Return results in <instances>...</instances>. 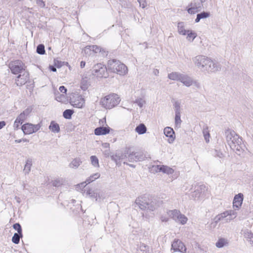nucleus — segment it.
I'll use <instances>...</instances> for the list:
<instances>
[{
    "label": "nucleus",
    "instance_id": "obj_1",
    "mask_svg": "<svg viewBox=\"0 0 253 253\" xmlns=\"http://www.w3.org/2000/svg\"><path fill=\"white\" fill-rule=\"evenodd\" d=\"M225 134L227 143L230 148L238 155H241L244 151L245 147L242 137L235 131L231 129L226 130Z\"/></svg>",
    "mask_w": 253,
    "mask_h": 253
},
{
    "label": "nucleus",
    "instance_id": "obj_2",
    "mask_svg": "<svg viewBox=\"0 0 253 253\" xmlns=\"http://www.w3.org/2000/svg\"><path fill=\"white\" fill-rule=\"evenodd\" d=\"M135 203L140 209L143 211H153L159 207L155 200L149 199L148 196L145 195L137 198Z\"/></svg>",
    "mask_w": 253,
    "mask_h": 253
},
{
    "label": "nucleus",
    "instance_id": "obj_3",
    "mask_svg": "<svg viewBox=\"0 0 253 253\" xmlns=\"http://www.w3.org/2000/svg\"><path fill=\"white\" fill-rule=\"evenodd\" d=\"M108 70L120 75H125L127 73V67L116 59L109 60L108 61Z\"/></svg>",
    "mask_w": 253,
    "mask_h": 253
},
{
    "label": "nucleus",
    "instance_id": "obj_4",
    "mask_svg": "<svg viewBox=\"0 0 253 253\" xmlns=\"http://www.w3.org/2000/svg\"><path fill=\"white\" fill-rule=\"evenodd\" d=\"M121 99L117 94H111L106 96L100 100V104L102 107L110 109L117 106L120 103Z\"/></svg>",
    "mask_w": 253,
    "mask_h": 253
},
{
    "label": "nucleus",
    "instance_id": "obj_5",
    "mask_svg": "<svg viewBox=\"0 0 253 253\" xmlns=\"http://www.w3.org/2000/svg\"><path fill=\"white\" fill-rule=\"evenodd\" d=\"M191 189L194 191L190 194V198L194 200H198L204 198L208 191V188L204 184L192 185Z\"/></svg>",
    "mask_w": 253,
    "mask_h": 253
},
{
    "label": "nucleus",
    "instance_id": "obj_6",
    "mask_svg": "<svg viewBox=\"0 0 253 253\" xmlns=\"http://www.w3.org/2000/svg\"><path fill=\"white\" fill-rule=\"evenodd\" d=\"M11 73L14 75L21 74L26 71L25 64L20 60H15L11 61L8 65Z\"/></svg>",
    "mask_w": 253,
    "mask_h": 253
},
{
    "label": "nucleus",
    "instance_id": "obj_7",
    "mask_svg": "<svg viewBox=\"0 0 253 253\" xmlns=\"http://www.w3.org/2000/svg\"><path fill=\"white\" fill-rule=\"evenodd\" d=\"M237 210H229L227 211L220 214L216 216L214 219V221L212 222L211 224V227L214 228L217 225V223L221 219L227 217L229 216V218H227V220H232L234 219L237 215V212L236 211Z\"/></svg>",
    "mask_w": 253,
    "mask_h": 253
},
{
    "label": "nucleus",
    "instance_id": "obj_8",
    "mask_svg": "<svg viewBox=\"0 0 253 253\" xmlns=\"http://www.w3.org/2000/svg\"><path fill=\"white\" fill-rule=\"evenodd\" d=\"M108 67L101 63H98L95 65L92 70V74L93 76L97 78H107L108 76Z\"/></svg>",
    "mask_w": 253,
    "mask_h": 253
},
{
    "label": "nucleus",
    "instance_id": "obj_9",
    "mask_svg": "<svg viewBox=\"0 0 253 253\" xmlns=\"http://www.w3.org/2000/svg\"><path fill=\"white\" fill-rule=\"evenodd\" d=\"M169 216L173 219L176 222L184 225L187 221V218L182 214L179 210H170L168 212Z\"/></svg>",
    "mask_w": 253,
    "mask_h": 253
},
{
    "label": "nucleus",
    "instance_id": "obj_10",
    "mask_svg": "<svg viewBox=\"0 0 253 253\" xmlns=\"http://www.w3.org/2000/svg\"><path fill=\"white\" fill-rule=\"evenodd\" d=\"M209 59V57L204 55H198L193 58V61L199 69L203 71H205Z\"/></svg>",
    "mask_w": 253,
    "mask_h": 253
},
{
    "label": "nucleus",
    "instance_id": "obj_11",
    "mask_svg": "<svg viewBox=\"0 0 253 253\" xmlns=\"http://www.w3.org/2000/svg\"><path fill=\"white\" fill-rule=\"evenodd\" d=\"M208 61L205 71L208 73H215L220 71L221 66L218 62L212 60L210 58Z\"/></svg>",
    "mask_w": 253,
    "mask_h": 253
},
{
    "label": "nucleus",
    "instance_id": "obj_12",
    "mask_svg": "<svg viewBox=\"0 0 253 253\" xmlns=\"http://www.w3.org/2000/svg\"><path fill=\"white\" fill-rule=\"evenodd\" d=\"M151 170L156 172H162L167 174H171L174 172V170L172 168L164 165L153 166Z\"/></svg>",
    "mask_w": 253,
    "mask_h": 253
},
{
    "label": "nucleus",
    "instance_id": "obj_13",
    "mask_svg": "<svg viewBox=\"0 0 253 253\" xmlns=\"http://www.w3.org/2000/svg\"><path fill=\"white\" fill-rule=\"evenodd\" d=\"M171 249L174 252H180L184 253L186 252V248L183 243L178 239H175L171 244Z\"/></svg>",
    "mask_w": 253,
    "mask_h": 253
},
{
    "label": "nucleus",
    "instance_id": "obj_14",
    "mask_svg": "<svg viewBox=\"0 0 253 253\" xmlns=\"http://www.w3.org/2000/svg\"><path fill=\"white\" fill-rule=\"evenodd\" d=\"M244 199V195L242 193H239L236 195L234 198L233 207L234 210H239L242 206Z\"/></svg>",
    "mask_w": 253,
    "mask_h": 253
},
{
    "label": "nucleus",
    "instance_id": "obj_15",
    "mask_svg": "<svg viewBox=\"0 0 253 253\" xmlns=\"http://www.w3.org/2000/svg\"><path fill=\"white\" fill-rule=\"evenodd\" d=\"M164 133L167 137H169L168 140L169 143H173L175 138V133L173 129L170 127L167 126L164 128Z\"/></svg>",
    "mask_w": 253,
    "mask_h": 253
},
{
    "label": "nucleus",
    "instance_id": "obj_16",
    "mask_svg": "<svg viewBox=\"0 0 253 253\" xmlns=\"http://www.w3.org/2000/svg\"><path fill=\"white\" fill-rule=\"evenodd\" d=\"M84 99L81 95L77 96L75 99L71 100V104L76 108H82L84 105Z\"/></svg>",
    "mask_w": 253,
    "mask_h": 253
},
{
    "label": "nucleus",
    "instance_id": "obj_17",
    "mask_svg": "<svg viewBox=\"0 0 253 253\" xmlns=\"http://www.w3.org/2000/svg\"><path fill=\"white\" fill-rule=\"evenodd\" d=\"M29 74L27 71H24L23 75L19 74L16 80V83L18 86H22L25 84L29 79Z\"/></svg>",
    "mask_w": 253,
    "mask_h": 253
},
{
    "label": "nucleus",
    "instance_id": "obj_18",
    "mask_svg": "<svg viewBox=\"0 0 253 253\" xmlns=\"http://www.w3.org/2000/svg\"><path fill=\"white\" fill-rule=\"evenodd\" d=\"M31 111L32 109L30 108H28L25 109L17 117V122L21 123V124H22L24 121L26 120Z\"/></svg>",
    "mask_w": 253,
    "mask_h": 253
},
{
    "label": "nucleus",
    "instance_id": "obj_19",
    "mask_svg": "<svg viewBox=\"0 0 253 253\" xmlns=\"http://www.w3.org/2000/svg\"><path fill=\"white\" fill-rule=\"evenodd\" d=\"M179 81L187 87L193 85L192 78L185 74H182Z\"/></svg>",
    "mask_w": 253,
    "mask_h": 253
},
{
    "label": "nucleus",
    "instance_id": "obj_20",
    "mask_svg": "<svg viewBox=\"0 0 253 253\" xmlns=\"http://www.w3.org/2000/svg\"><path fill=\"white\" fill-rule=\"evenodd\" d=\"M110 128L109 126H99L94 129L96 135H105L110 132Z\"/></svg>",
    "mask_w": 253,
    "mask_h": 253
},
{
    "label": "nucleus",
    "instance_id": "obj_21",
    "mask_svg": "<svg viewBox=\"0 0 253 253\" xmlns=\"http://www.w3.org/2000/svg\"><path fill=\"white\" fill-rule=\"evenodd\" d=\"M100 176V174L99 173L97 172L94 173L87 178L84 182L81 183L79 185V186L84 187L85 186V185L84 184L85 183H86V184H89L98 179Z\"/></svg>",
    "mask_w": 253,
    "mask_h": 253
},
{
    "label": "nucleus",
    "instance_id": "obj_22",
    "mask_svg": "<svg viewBox=\"0 0 253 253\" xmlns=\"http://www.w3.org/2000/svg\"><path fill=\"white\" fill-rule=\"evenodd\" d=\"M21 129L25 134H30L34 133V131L33 128V124L30 123H27L23 125Z\"/></svg>",
    "mask_w": 253,
    "mask_h": 253
},
{
    "label": "nucleus",
    "instance_id": "obj_23",
    "mask_svg": "<svg viewBox=\"0 0 253 253\" xmlns=\"http://www.w3.org/2000/svg\"><path fill=\"white\" fill-rule=\"evenodd\" d=\"M49 129L54 133H58L60 130L59 125L53 121L51 122Z\"/></svg>",
    "mask_w": 253,
    "mask_h": 253
},
{
    "label": "nucleus",
    "instance_id": "obj_24",
    "mask_svg": "<svg viewBox=\"0 0 253 253\" xmlns=\"http://www.w3.org/2000/svg\"><path fill=\"white\" fill-rule=\"evenodd\" d=\"M82 163L80 158H76L73 160V161L70 163L69 167L72 169H77Z\"/></svg>",
    "mask_w": 253,
    "mask_h": 253
},
{
    "label": "nucleus",
    "instance_id": "obj_25",
    "mask_svg": "<svg viewBox=\"0 0 253 253\" xmlns=\"http://www.w3.org/2000/svg\"><path fill=\"white\" fill-rule=\"evenodd\" d=\"M137 253H149V247L141 243L137 250Z\"/></svg>",
    "mask_w": 253,
    "mask_h": 253
},
{
    "label": "nucleus",
    "instance_id": "obj_26",
    "mask_svg": "<svg viewBox=\"0 0 253 253\" xmlns=\"http://www.w3.org/2000/svg\"><path fill=\"white\" fill-rule=\"evenodd\" d=\"M135 130L139 134H143L146 132L147 127L144 124H140L135 127Z\"/></svg>",
    "mask_w": 253,
    "mask_h": 253
},
{
    "label": "nucleus",
    "instance_id": "obj_27",
    "mask_svg": "<svg viewBox=\"0 0 253 253\" xmlns=\"http://www.w3.org/2000/svg\"><path fill=\"white\" fill-rule=\"evenodd\" d=\"M90 50L93 51L95 53H101L103 56H107V52H106L105 51H103V50H101V48L100 47L97 46V45H92L90 46Z\"/></svg>",
    "mask_w": 253,
    "mask_h": 253
},
{
    "label": "nucleus",
    "instance_id": "obj_28",
    "mask_svg": "<svg viewBox=\"0 0 253 253\" xmlns=\"http://www.w3.org/2000/svg\"><path fill=\"white\" fill-rule=\"evenodd\" d=\"M210 13L209 12L203 11L197 15L195 22L198 23L201 19L208 18L210 16Z\"/></svg>",
    "mask_w": 253,
    "mask_h": 253
},
{
    "label": "nucleus",
    "instance_id": "obj_29",
    "mask_svg": "<svg viewBox=\"0 0 253 253\" xmlns=\"http://www.w3.org/2000/svg\"><path fill=\"white\" fill-rule=\"evenodd\" d=\"M182 74L178 72H172L168 75V78L173 81H179Z\"/></svg>",
    "mask_w": 253,
    "mask_h": 253
},
{
    "label": "nucleus",
    "instance_id": "obj_30",
    "mask_svg": "<svg viewBox=\"0 0 253 253\" xmlns=\"http://www.w3.org/2000/svg\"><path fill=\"white\" fill-rule=\"evenodd\" d=\"M177 29L178 32L179 34L182 35H186V33H187L188 30L185 29L183 22H181L178 23Z\"/></svg>",
    "mask_w": 253,
    "mask_h": 253
},
{
    "label": "nucleus",
    "instance_id": "obj_31",
    "mask_svg": "<svg viewBox=\"0 0 253 253\" xmlns=\"http://www.w3.org/2000/svg\"><path fill=\"white\" fill-rule=\"evenodd\" d=\"M32 166V160L31 159H27L24 169V171L26 174H28L31 171V168Z\"/></svg>",
    "mask_w": 253,
    "mask_h": 253
},
{
    "label": "nucleus",
    "instance_id": "obj_32",
    "mask_svg": "<svg viewBox=\"0 0 253 253\" xmlns=\"http://www.w3.org/2000/svg\"><path fill=\"white\" fill-rule=\"evenodd\" d=\"M64 182V180L62 178H56L54 180H52L51 182L52 185L53 186L56 187H58L61 186L63 184Z\"/></svg>",
    "mask_w": 253,
    "mask_h": 253
},
{
    "label": "nucleus",
    "instance_id": "obj_33",
    "mask_svg": "<svg viewBox=\"0 0 253 253\" xmlns=\"http://www.w3.org/2000/svg\"><path fill=\"white\" fill-rule=\"evenodd\" d=\"M135 162L137 161H142L145 160L146 157L145 155L143 154V152H135Z\"/></svg>",
    "mask_w": 253,
    "mask_h": 253
},
{
    "label": "nucleus",
    "instance_id": "obj_34",
    "mask_svg": "<svg viewBox=\"0 0 253 253\" xmlns=\"http://www.w3.org/2000/svg\"><path fill=\"white\" fill-rule=\"evenodd\" d=\"M86 191V195H89L90 197L92 198H94L96 200H97L98 194L94 190L89 189H84V191Z\"/></svg>",
    "mask_w": 253,
    "mask_h": 253
},
{
    "label": "nucleus",
    "instance_id": "obj_35",
    "mask_svg": "<svg viewBox=\"0 0 253 253\" xmlns=\"http://www.w3.org/2000/svg\"><path fill=\"white\" fill-rule=\"evenodd\" d=\"M91 165L95 168H99V160L96 156H91L90 158Z\"/></svg>",
    "mask_w": 253,
    "mask_h": 253
},
{
    "label": "nucleus",
    "instance_id": "obj_36",
    "mask_svg": "<svg viewBox=\"0 0 253 253\" xmlns=\"http://www.w3.org/2000/svg\"><path fill=\"white\" fill-rule=\"evenodd\" d=\"M22 237V234H20L19 233H15L12 238V242L15 244H18L20 242V239Z\"/></svg>",
    "mask_w": 253,
    "mask_h": 253
},
{
    "label": "nucleus",
    "instance_id": "obj_37",
    "mask_svg": "<svg viewBox=\"0 0 253 253\" xmlns=\"http://www.w3.org/2000/svg\"><path fill=\"white\" fill-rule=\"evenodd\" d=\"M73 113V110L71 109H66L63 112V116L66 119H70Z\"/></svg>",
    "mask_w": 253,
    "mask_h": 253
},
{
    "label": "nucleus",
    "instance_id": "obj_38",
    "mask_svg": "<svg viewBox=\"0 0 253 253\" xmlns=\"http://www.w3.org/2000/svg\"><path fill=\"white\" fill-rule=\"evenodd\" d=\"M227 240L224 238L219 239L216 243L215 245L217 248H220L223 247L225 245L227 244Z\"/></svg>",
    "mask_w": 253,
    "mask_h": 253
},
{
    "label": "nucleus",
    "instance_id": "obj_39",
    "mask_svg": "<svg viewBox=\"0 0 253 253\" xmlns=\"http://www.w3.org/2000/svg\"><path fill=\"white\" fill-rule=\"evenodd\" d=\"M186 35H187V39L188 40L192 39V41H193L197 37V34L195 32L189 30H188L187 33H186Z\"/></svg>",
    "mask_w": 253,
    "mask_h": 253
},
{
    "label": "nucleus",
    "instance_id": "obj_40",
    "mask_svg": "<svg viewBox=\"0 0 253 253\" xmlns=\"http://www.w3.org/2000/svg\"><path fill=\"white\" fill-rule=\"evenodd\" d=\"M244 236L253 246V234L250 232L247 231L244 233Z\"/></svg>",
    "mask_w": 253,
    "mask_h": 253
},
{
    "label": "nucleus",
    "instance_id": "obj_41",
    "mask_svg": "<svg viewBox=\"0 0 253 253\" xmlns=\"http://www.w3.org/2000/svg\"><path fill=\"white\" fill-rule=\"evenodd\" d=\"M37 52L41 55H43L45 54L44 45L42 44H39L37 47L36 49Z\"/></svg>",
    "mask_w": 253,
    "mask_h": 253
},
{
    "label": "nucleus",
    "instance_id": "obj_42",
    "mask_svg": "<svg viewBox=\"0 0 253 253\" xmlns=\"http://www.w3.org/2000/svg\"><path fill=\"white\" fill-rule=\"evenodd\" d=\"M203 133L205 137V139L207 142H209L210 133L208 130V127L207 126L204 127L203 130Z\"/></svg>",
    "mask_w": 253,
    "mask_h": 253
},
{
    "label": "nucleus",
    "instance_id": "obj_43",
    "mask_svg": "<svg viewBox=\"0 0 253 253\" xmlns=\"http://www.w3.org/2000/svg\"><path fill=\"white\" fill-rule=\"evenodd\" d=\"M129 150V148L126 147L124 150V153L120 152V158L121 160H125L127 158V154H128V151Z\"/></svg>",
    "mask_w": 253,
    "mask_h": 253
},
{
    "label": "nucleus",
    "instance_id": "obj_44",
    "mask_svg": "<svg viewBox=\"0 0 253 253\" xmlns=\"http://www.w3.org/2000/svg\"><path fill=\"white\" fill-rule=\"evenodd\" d=\"M127 160L130 162H133L135 161L134 152H130L128 151V154H127Z\"/></svg>",
    "mask_w": 253,
    "mask_h": 253
},
{
    "label": "nucleus",
    "instance_id": "obj_45",
    "mask_svg": "<svg viewBox=\"0 0 253 253\" xmlns=\"http://www.w3.org/2000/svg\"><path fill=\"white\" fill-rule=\"evenodd\" d=\"M13 228L17 231L18 233L20 234H22V227L19 223H16L13 225Z\"/></svg>",
    "mask_w": 253,
    "mask_h": 253
},
{
    "label": "nucleus",
    "instance_id": "obj_46",
    "mask_svg": "<svg viewBox=\"0 0 253 253\" xmlns=\"http://www.w3.org/2000/svg\"><path fill=\"white\" fill-rule=\"evenodd\" d=\"M111 159L116 162L117 164V162L121 160L120 158V152H118L115 155L111 156Z\"/></svg>",
    "mask_w": 253,
    "mask_h": 253
},
{
    "label": "nucleus",
    "instance_id": "obj_47",
    "mask_svg": "<svg viewBox=\"0 0 253 253\" xmlns=\"http://www.w3.org/2000/svg\"><path fill=\"white\" fill-rule=\"evenodd\" d=\"M65 98L64 94H60L59 93L55 94V99L58 102H63Z\"/></svg>",
    "mask_w": 253,
    "mask_h": 253
},
{
    "label": "nucleus",
    "instance_id": "obj_48",
    "mask_svg": "<svg viewBox=\"0 0 253 253\" xmlns=\"http://www.w3.org/2000/svg\"><path fill=\"white\" fill-rule=\"evenodd\" d=\"M134 102L136 103L140 107H142L145 103V101L142 98H138Z\"/></svg>",
    "mask_w": 253,
    "mask_h": 253
},
{
    "label": "nucleus",
    "instance_id": "obj_49",
    "mask_svg": "<svg viewBox=\"0 0 253 253\" xmlns=\"http://www.w3.org/2000/svg\"><path fill=\"white\" fill-rule=\"evenodd\" d=\"M181 119H180V112H176L175 113V123L176 125H177L178 124L181 123Z\"/></svg>",
    "mask_w": 253,
    "mask_h": 253
},
{
    "label": "nucleus",
    "instance_id": "obj_50",
    "mask_svg": "<svg viewBox=\"0 0 253 253\" xmlns=\"http://www.w3.org/2000/svg\"><path fill=\"white\" fill-rule=\"evenodd\" d=\"M212 155L215 157H219L220 158L223 157V154L220 151H218L217 150H214L213 152Z\"/></svg>",
    "mask_w": 253,
    "mask_h": 253
},
{
    "label": "nucleus",
    "instance_id": "obj_51",
    "mask_svg": "<svg viewBox=\"0 0 253 253\" xmlns=\"http://www.w3.org/2000/svg\"><path fill=\"white\" fill-rule=\"evenodd\" d=\"M174 108L175 110V112H180V103L178 101H176L174 104Z\"/></svg>",
    "mask_w": 253,
    "mask_h": 253
},
{
    "label": "nucleus",
    "instance_id": "obj_52",
    "mask_svg": "<svg viewBox=\"0 0 253 253\" xmlns=\"http://www.w3.org/2000/svg\"><path fill=\"white\" fill-rule=\"evenodd\" d=\"M36 3L41 7L43 8L45 7V2L42 0H37Z\"/></svg>",
    "mask_w": 253,
    "mask_h": 253
},
{
    "label": "nucleus",
    "instance_id": "obj_53",
    "mask_svg": "<svg viewBox=\"0 0 253 253\" xmlns=\"http://www.w3.org/2000/svg\"><path fill=\"white\" fill-rule=\"evenodd\" d=\"M41 127V125L40 124H38L37 125H33V128L34 131V132H37L38 130L40 129Z\"/></svg>",
    "mask_w": 253,
    "mask_h": 253
},
{
    "label": "nucleus",
    "instance_id": "obj_54",
    "mask_svg": "<svg viewBox=\"0 0 253 253\" xmlns=\"http://www.w3.org/2000/svg\"><path fill=\"white\" fill-rule=\"evenodd\" d=\"M140 4V6H141L142 8H144L146 6V2L145 0H137Z\"/></svg>",
    "mask_w": 253,
    "mask_h": 253
},
{
    "label": "nucleus",
    "instance_id": "obj_55",
    "mask_svg": "<svg viewBox=\"0 0 253 253\" xmlns=\"http://www.w3.org/2000/svg\"><path fill=\"white\" fill-rule=\"evenodd\" d=\"M60 91L63 93H66L67 89L65 88L64 86H60L59 88Z\"/></svg>",
    "mask_w": 253,
    "mask_h": 253
},
{
    "label": "nucleus",
    "instance_id": "obj_56",
    "mask_svg": "<svg viewBox=\"0 0 253 253\" xmlns=\"http://www.w3.org/2000/svg\"><path fill=\"white\" fill-rule=\"evenodd\" d=\"M193 84L197 88H200L201 87L200 84L196 81H193L192 80Z\"/></svg>",
    "mask_w": 253,
    "mask_h": 253
},
{
    "label": "nucleus",
    "instance_id": "obj_57",
    "mask_svg": "<svg viewBox=\"0 0 253 253\" xmlns=\"http://www.w3.org/2000/svg\"><path fill=\"white\" fill-rule=\"evenodd\" d=\"M54 63H55V65L57 67V68H60L62 66V62H60V61H54Z\"/></svg>",
    "mask_w": 253,
    "mask_h": 253
},
{
    "label": "nucleus",
    "instance_id": "obj_58",
    "mask_svg": "<svg viewBox=\"0 0 253 253\" xmlns=\"http://www.w3.org/2000/svg\"><path fill=\"white\" fill-rule=\"evenodd\" d=\"M21 125V123H19L17 122V118L16 119L14 123V127L18 129L19 128V125Z\"/></svg>",
    "mask_w": 253,
    "mask_h": 253
},
{
    "label": "nucleus",
    "instance_id": "obj_59",
    "mask_svg": "<svg viewBox=\"0 0 253 253\" xmlns=\"http://www.w3.org/2000/svg\"><path fill=\"white\" fill-rule=\"evenodd\" d=\"M160 219L162 222H167L169 220V218L163 215L161 216Z\"/></svg>",
    "mask_w": 253,
    "mask_h": 253
},
{
    "label": "nucleus",
    "instance_id": "obj_60",
    "mask_svg": "<svg viewBox=\"0 0 253 253\" xmlns=\"http://www.w3.org/2000/svg\"><path fill=\"white\" fill-rule=\"evenodd\" d=\"M6 125V123L4 121H0V129L5 126Z\"/></svg>",
    "mask_w": 253,
    "mask_h": 253
},
{
    "label": "nucleus",
    "instance_id": "obj_61",
    "mask_svg": "<svg viewBox=\"0 0 253 253\" xmlns=\"http://www.w3.org/2000/svg\"><path fill=\"white\" fill-rule=\"evenodd\" d=\"M49 69H50V71H51L52 72H56V68L54 66H49Z\"/></svg>",
    "mask_w": 253,
    "mask_h": 253
},
{
    "label": "nucleus",
    "instance_id": "obj_62",
    "mask_svg": "<svg viewBox=\"0 0 253 253\" xmlns=\"http://www.w3.org/2000/svg\"><path fill=\"white\" fill-rule=\"evenodd\" d=\"M85 65V62L84 61H82L81 62L80 67L81 68H84Z\"/></svg>",
    "mask_w": 253,
    "mask_h": 253
},
{
    "label": "nucleus",
    "instance_id": "obj_63",
    "mask_svg": "<svg viewBox=\"0 0 253 253\" xmlns=\"http://www.w3.org/2000/svg\"><path fill=\"white\" fill-rule=\"evenodd\" d=\"M102 145H103V147H104V148H109L110 144H109V143H103Z\"/></svg>",
    "mask_w": 253,
    "mask_h": 253
},
{
    "label": "nucleus",
    "instance_id": "obj_64",
    "mask_svg": "<svg viewBox=\"0 0 253 253\" xmlns=\"http://www.w3.org/2000/svg\"><path fill=\"white\" fill-rule=\"evenodd\" d=\"M154 74H155V75H156V76H157V75H158L159 74V70H158L156 69V70H155L154 71Z\"/></svg>",
    "mask_w": 253,
    "mask_h": 253
}]
</instances>
